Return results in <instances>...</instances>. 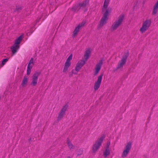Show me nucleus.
<instances>
[{
  "instance_id": "obj_11",
  "label": "nucleus",
  "mask_w": 158,
  "mask_h": 158,
  "mask_svg": "<svg viewBox=\"0 0 158 158\" xmlns=\"http://www.w3.org/2000/svg\"><path fill=\"white\" fill-rule=\"evenodd\" d=\"M68 108V105H65L63 106L61 110L57 117L58 121H60L63 118L64 115L65 114V112L67 110Z\"/></svg>"
},
{
  "instance_id": "obj_4",
  "label": "nucleus",
  "mask_w": 158,
  "mask_h": 158,
  "mask_svg": "<svg viewBox=\"0 0 158 158\" xmlns=\"http://www.w3.org/2000/svg\"><path fill=\"white\" fill-rule=\"evenodd\" d=\"M89 4V0H85L82 2L75 5L72 8L73 10L75 12L78 11L80 9L83 10Z\"/></svg>"
},
{
  "instance_id": "obj_13",
  "label": "nucleus",
  "mask_w": 158,
  "mask_h": 158,
  "mask_svg": "<svg viewBox=\"0 0 158 158\" xmlns=\"http://www.w3.org/2000/svg\"><path fill=\"white\" fill-rule=\"evenodd\" d=\"M103 59H101L99 61V63L96 64L95 68V71L94 73L95 76H96L100 70L103 64Z\"/></svg>"
},
{
  "instance_id": "obj_9",
  "label": "nucleus",
  "mask_w": 158,
  "mask_h": 158,
  "mask_svg": "<svg viewBox=\"0 0 158 158\" xmlns=\"http://www.w3.org/2000/svg\"><path fill=\"white\" fill-rule=\"evenodd\" d=\"M131 146L132 143L131 142L127 143L122 154V157L123 158H124L127 156L131 148Z\"/></svg>"
},
{
  "instance_id": "obj_21",
  "label": "nucleus",
  "mask_w": 158,
  "mask_h": 158,
  "mask_svg": "<svg viewBox=\"0 0 158 158\" xmlns=\"http://www.w3.org/2000/svg\"><path fill=\"white\" fill-rule=\"evenodd\" d=\"M23 8L22 6H16V8L14 10V11L15 12L16 11H19L21 10Z\"/></svg>"
},
{
  "instance_id": "obj_16",
  "label": "nucleus",
  "mask_w": 158,
  "mask_h": 158,
  "mask_svg": "<svg viewBox=\"0 0 158 158\" xmlns=\"http://www.w3.org/2000/svg\"><path fill=\"white\" fill-rule=\"evenodd\" d=\"M90 53V50L89 49L87 50L85 52L84 54V60L86 62L88 59L89 57V56Z\"/></svg>"
},
{
  "instance_id": "obj_15",
  "label": "nucleus",
  "mask_w": 158,
  "mask_h": 158,
  "mask_svg": "<svg viewBox=\"0 0 158 158\" xmlns=\"http://www.w3.org/2000/svg\"><path fill=\"white\" fill-rule=\"evenodd\" d=\"M110 145V143L109 144H108L107 145L106 147L105 150L103 152V155L105 158L107 156H109L110 154V151L109 149V146Z\"/></svg>"
},
{
  "instance_id": "obj_3",
  "label": "nucleus",
  "mask_w": 158,
  "mask_h": 158,
  "mask_svg": "<svg viewBox=\"0 0 158 158\" xmlns=\"http://www.w3.org/2000/svg\"><path fill=\"white\" fill-rule=\"evenodd\" d=\"M124 15L121 14L119 15L117 20L115 21L111 27V29L112 31L116 30L122 23L124 18Z\"/></svg>"
},
{
  "instance_id": "obj_23",
  "label": "nucleus",
  "mask_w": 158,
  "mask_h": 158,
  "mask_svg": "<svg viewBox=\"0 0 158 158\" xmlns=\"http://www.w3.org/2000/svg\"><path fill=\"white\" fill-rule=\"evenodd\" d=\"M32 68V66H27V75H29L31 72V69Z\"/></svg>"
},
{
  "instance_id": "obj_18",
  "label": "nucleus",
  "mask_w": 158,
  "mask_h": 158,
  "mask_svg": "<svg viewBox=\"0 0 158 158\" xmlns=\"http://www.w3.org/2000/svg\"><path fill=\"white\" fill-rule=\"evenodd\" d=\"M70 64L65 62L64 64V67L63 69V72L64 73H66L68 70V69L69 67L70 66Z\"/></svg>"
},
{
  "instance_id": "obj_5",
  "label": "nucleus",
  "mask_w": 158,
  "mask_h": 158,
  "mask_svg": "<svg viewBox=\"0 0 158 158\" xmlns=\"http://www.w3.org/2000/svg\"><path fill=\"white\" fill-rule=\"evenodd\" d=\"M22 39V35L20 36L15 40L14 45L11 47V49L13 54H15L19 48V44H20Z\"/></svg>"
},
{
  "instance_id": "obj_10",
  "label": "nucleus",
  "mask_w": 158,
  "mask_h": 158,
  "mask_svg": "<svg viewBox=\"0 0 158 158\" xmlns=\"http://www.w3.org/2000/svg\"><path fill=\"white\" fill-rule=\"evenodd\" d=\"M103 76V74H101L98 76L97 80L95 82L94 86V89L95 91L97 90L100 87Z\"/></svg>"
},
{
  "instance_id": "obj_22",
  "label": "nucleus",
  "mask_w": 158,
  "mask_h": 158,
  "mask_svg": "<svg viewBox=\"0 0 158 158\" xmlns=\"http://www.w3.org/2000/svg\"><path fill=\"white\" fill-rule=\"evenodd\" d=\"M8 59L7 58L4 59L2 60L1 65H0V69L5 64V63L8 61Z\"/></svg>"
},
{
  "instance_id": "obj_12",
  "label": "nucleus",
  "mask_w": 158,
  "mask_h": 158,
  "mask_svg": "<svg viewBox=\"0 0 158 158\" xmlns=\"http://www.w3.org/2000/svg\"><path fill=\"white\" fill-rule=\"evenodd\" d=\"M85 23V22H82L81 23L79 24L77 27H76L75 29L73 32V37L77 35L78 32L79 31L80 29L84 26Z\"/></svg>"
},
{
  "instance_id": "obj_1",
  "label": "nucleus",
  "mask_w": 158,
  "mask_h": 158,
  "mask_svg": "<svg viewBox=\"0 0 158 158\" xmlns=\"http://www.w3.org/2000/svg\"><path fill=\"white\" fill-rule=\"evenodd\" d=\"M109 2L110 0H105L104 1L103 7L102 8V11L104 12V13L98 26V28L102 27L106 23L108 19V16L109 14L110 13L111 10V8L109 7L107 8Z\"/></svg>"
},
{
  "instance_id": "obj_2",
  "label": "nucleus",
  "mask_w": 158,
  "mask_h": 158,
  "mask_svg": "<svg viewBox=\"0 0 158 158\" xmlns=\"http://www.w3.org/2000/svg\"><path fill=\"white\" fill-rule=\"evenodd\" d=\"M129 53L128 51L124 54L122 57V58L118 62L117 66L116 68L113 69V71L114 72H115L118 70L123 68V66L125 65L126 63L127 59L129 56Z\"/></svg>"
},
{
  "instance_id": "obj_19",
  "label": "nucleus",
  "mask_w": 158,
  "mask_h": 158,
  "mask_svg": "<svg viewBox=\"0 0 158 158\" xmlns=\"http://www.w3.org/2000/svg\"><path fill=\"white\" fill-rule=\"evenodd\" d=\"M28 82V79L27 77L26 76H24L23 79L22 80L21 85L24 87L25 85H27Z\"/></svg>"
},
{
  "instance_id": "obj_6",
  "label": "nucleus",
  "mask_w": 158,
  "mask_h": 158,
  "mask_svg": "<svg viewBox=\"0 0 158 158\" xmlns=\"http://www.w3.org/2000/svg\"><path fill=\"white\" fill-rule=\"evenodd\" d=\"M105 137V136L101 137L98 139L93 145L92 147V151L94 152H95L101 146L104 139Z\"/></svg>"
},
{
  "instance_id": "obj_26",
  "label": "nucleus",
  "mask_w": 158,
  "mask_h": 158,
  "mask_svg": "<svg viewBox=\"0 0 158 158\" xmlns=\"http://www.w3.org/2000/svg\"><path fill=\"white\" fill-rule=\"evenodd\" d=\"M75 70L74 69H73L72 71V74H76L77 73H76L75 72Z\"/></svg>"
},
{
  "instance_id": "obj_7",
  "label": "nucleus",
  "mask_w": 158,
  "mask_h": 158,
  "mask_svg": "<svg viewBox=\"0 0 158 158\" xmlns=\"http://www.w3.org/2000/svg\"><path fill=\"white\" fill-rule=\"evenodd\" d=\"M151 21L150 19H147L143 22L142 27L140 29V31L141 33H143L147 31L151 26Z\"/></svg>"
},
{
  "instance_id": "obj_17",
  "label": "nucleus",
  "mask_w": 158,
  "mask_h": 158,
  "mask_svg": "<svg viewBox=\"0 0 158 158\" xmlns=\"http://www.w3.org/2000/svg\"><path fill=\"white\" fill-rule=\"evenodd\" d=\"M66 142L70 150H71L72 149H74L75 148L74 146L71 143L69 138L67 139Z\"/></svg>"
},
{
  "instance_id": "obj_20",
  "label": "nucleus",
  "mask_w": 158,
  "mask_h": 158,
  "mask_svg": "<svg viewBox=\"0 0 158 158\" xmlns=\"http://www.w3.org/2000/svg\"><path fill=\"white\" fill-rule=\"evenodd\" d=\"M77 156H78L81 155L83 153V150L82 148H80L76 150Z\"/></svg>"
},
{
  "instance_id": "obj_28",
  "label": "nucleus",
  "mask_w": 158,
  "mask_h": 158,
  "mask_svg": "<svg viewBox=\"0 0 158 158\" xmlns=\"http://www.w3.org/2000/svg\"><path fill=\"white\" fill-rule=\"evenodd\" d=\"M67 158H70V156H68L67 157Z\"/></svg>"
},
{
  "instance_id": "obj_25",
  "label": "nucleus",
  "mask_w": 158,
  "mask_h": 158,
  "mask_svg": "<svg viewBox=\"0 0 158 158\" xmlns=\"http://www.w3.org/2000/svg\"><path fill=\"white\" fill-rule=\"evenodd\" d=\"M33 65V58H31V59L27 66H29H29H32Z\"/></svg>"
},
{
  "instance_id": "obj_27",
  "label": "nucleus",
  "mask_w": 158,
  "mask_h": 158,
  "mask_svg": "<svg viewBox=\"0 0 158 158\" xmlns=\"http://www.w3.org/2000/svg\"><path fill=\"white\" fill-rule=\"evenodd\" d=\"M28 141L30 142L31 141V138H30L28 140Z\"/></svg>"
},
{
  "instance_id": "obj_8",
  "label": "nucleus",
  "mask_w": 158,
  "mask_h": 158,
  "mask_svg": "<svg viewBox=\"0 0 158 158\" xmlns=\"http://www.w3.org/2000/svg\"><path fill=\"white\" fill-rule=\"evenodd\" d=\"M41 72L40 71H36L32 76V81L31 85L32 86H35L37 84V82L38 77L40 75Z\"/></svg>"
},
{
  "instance_id": "obj_24",
  "label": "nucleus",
  "mask_w": 158,
  "mask_h": 158,
  "mask_svg": "<svg viewBox=\"0 0 158 158\" xmlns=\"http://www.w3.org/2000/svg\"><path fill=\"white\" fill-rule=\"evenodd\" d=\"M72 55L71 54L69 56L68 58L67 59L65 62L71 64L70 61L72 59Z\"/></svg>"
},
{
  "instance_id": "obj_14",
  "label": "nucleus",
  "mask_w": 158,
  "mask_h": 158,
  "mask_svg": "<svg viewBox=\"0 0 158 158\" xmlns=\"http://www.w3.org/2000/svg\"><path fill=\"white\" fill-rule=\"evenodd\" d=\"M85 61L84 60H80L78 62L75 69V70L77 72L79 71L83 66L85 64Z\"/></svg>"
}]
</instances>
